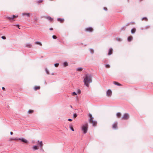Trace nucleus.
I'll return each mask as SVG.
<instances>
[{"label": "nucleus", "instance_id": "1", "mask_svg": "<svg viewBox=\"0 0 153 153\" xmlns=\"http://www.w3.org/2000/svg\"><path fill=\"white\" fill-rule=\"evenodd\" d=\"M92 76L90 74H87L86 75L84 79V82L85 85L87 87H88L89 84L92 82Z\"/></svg>", "mask_w": 153, "mask_h": 153}, {"label": "nucleus", "instance_id": "2", "mask_svg": "<svg viewBox=\"0 0 153 153\" xmlns=\"http://www.w3.org/2000/svg\"><path fill=\"white\" fill-rule=\"evenodd\" d=\"M88 127V125L87 123H85L84 125L82 126V129L84 134H85L87 132Z\"/></svg>", "mask_w": 153, "mask_h": 153}, {"label": "nucleus", "instance_id": "3", "mask_svg": "<svg viewBox=\"0 0 153 153\" xmlns=\"http://www.w3.org/2000/svg\"><path fill=\"white\" fill-rule=\"evenodd\" d=\"M89 116L90 117L89 120V122L91 123H92L94 126H95L97 125V122L93 120V118L92 117V115L91 114H89Z\"/></svg>", "mask_w": 153, "mask_h": 153}, {"label": "nucleus", "instance_id": "4", "mask_svg": "<svg viewBox=\"0 0 153 153\" xmlns=\"http://www.w3.org/2000/svg\"><path fill=\"white\" fill-rule=\"evenodd\" d=\"M129 117V115L128 113H125L123 114L122 118V119L123 120H127Z\"/></svg>", "mask_w": 153, "mask_h": 153}, {"label": "nucleus", "instance_id": "5", "mask_svg": "<svg viewBox=\"0 0 153 153\" xmlns=\"http://www.w3.org/2000/svg\"><path fill=\"white\" fill-rule=\"evenodd\" d=\"M18 17V16H16L15 15H13L12 17H7V18L10 21H12L15 18H16Z\"/></svg>", "mask_w": 153, "mask_h": 153}, {"label": "nucleus", "instance_id": "6", "mask_svg": "<svg viewBox=\"0 0 153 153\" xmlns=\"http://www.w3.org/2000/svg\"><path fill=\"white\" fill-rule=\"evenodd\" d=\"M18 140L21 141L22 142H23L26 143H28V141L26 139L24 138H19L18 139Z\"/></svg>", "mask_w": 153, "mask_h": 153}, {"label": "nucleus", "instance_id": "7", "mask_svg": "<svg viewBox=\"0 0 153 153\" xmlns=\"http://www.w3.org/2000/svg\"><path fill=\"white\" fill-rule=\"evenodd\" d=\"M37 142L38 143L37 144L39 146L40 148L41 149H42V147L43 145L42 141H39V140H38Z\"/></svg>", "mask_w": 153, "mask_h": 153}, {"label": "nucleus", "instance_id": "8", "mask_svg": "<svg viewBox=\"0 0 153 153\" xmlns=\"http://www.w3.org/2000/svg\"><path fill=\"white\" fill-rule=\"evenodd\" d=\"M85 31L87 32H91L93 31V29L91 27H89L85 29Z\"/></svg>", "mask_w": 153, "mask_h": 153}, {"label": "nucleus", "instance_id": "9", "mask_svg": "<svg viewBox=\"0 0 153 153\" xmlns=\"http://www.w3.org/2000/svg\"><path fill=\"white\" fill-rule=\"evenodd\" d=\"M112 94L111 91L110 90H108L107 92V95L108 96L110 97L111 96Z\"/></svg>", "mask_w": 153, "mask_h": 153}, {"label": "nucleus", "instance_id": "10", "mask_svg": "<svg viewBox=\"0 0 153 153\" xmlns=\"http://www.w3.org/2000/svg\"><path fill=\"white\" fill-rule=\"evenodd\" d=\"M57 20L59 22L61 23L63 22L64 20V19L60 18H58Z\"/></svg>", "mask_w": 153, "mask_h": 153}, {"label": "nucleus", "instance_id": "11", "mask_svg": "<svg viewBox=\"0 0 153 153\" xmlns=\"http://www.w3.org/2000/svg\"><path fill=\"white\" fill-rule=\"evenodd\" d=\"M46 18L50 22H52L53 21V19L50 16H47L46 17Z\"/></svg>", "mask_w": 153, "mask_h": 153}, {"label": "nucleus", "instance_id": "12", "mask_svg": "<svg viewBox=\"0 0 153 153\" xmlns=\"http://www.w3.org/2000/svg\"><path fill=\"white\" fill-rule=\"evenodd\" d=\"M22 15L23 16H30V14L29 13H22Z\"/></svg>", "mask_w": 153, "mask_h": 153}, {"label": "nucleus", "instance_id": "13", "mask_svg": "<svg viewBox=\"0 0 153 153\" xmlns=\"http://www.w3.org/2000/svg\"><path fill=\"white\" fill-rule=\"evenodd\" d=\"M117 123H115L113 125L112 128L114 129H116L117 127Z\"/></svg>", "mask_w": 153, "mask_h": 153}, {"label": "nucleus", "instance_id": "14", "mask_svg": "<svg viewBox=\"0 0 153 153\" xmlns=\"http://www.w3.org/2000/svg\"><path fill=\"white\" fill-rule=\"evenodd\" d=\"M34 150H36L39 149V146H34L33 147Z\"/></svg>", "mask_w": 153, "mask_h": 153}, {"label": "nucleus", "instance_id": "15", "mask_svg": "<svg viewBox=\"0 0 153 153\" xmlns=\"http://www.w3.org/2000/svg\"><path fill=\"white\" fill-rule=\"evenodd\" d=\"M113 52V49L112 48H111L109 49V52L108 53V55H110L112 54Z\"/></svg>", "mask_w": 153, "mask_h": 153}, {"label": "nucleus", "instance_id": "16", "mask_svg": "<svg viewBox=\"0 0 153 153\" xmlns=\"http://www.w3.org/2000/svg\"><path fill=\"white\" fill-rule=\"evenodd\" d=\"M25 47L29 48H31L32 47V45L29 43L25 45Z\"/></svg>", "mask_w": 153, "mask_h": 153}, {"label": "nucleus", "instance_id": "17", "mask_svg": "<svg viewBox=\"0 0 153 153\" xmlns=\"http://www.w3.org/2000/svg\"><path fill=\"white\" fill-rule=\"evenodd\" d=\"M113 83L115 85H119V86H122L121 84L117 82L114 81L113 82Z\"/></svg>", "mask_w": 153, "mask_h": 153}, {"label": "nucleus", "instance_id": "18", "mask_svg": "<svg viewBox=\"0 0 153 153\" xmlns=\"http://www.w3.org/2000/svg\"><path fill=\"white\" fill-rule=\"evenodd\" d=\"M136 31V29L135 28H133L131 30V32L132 33H134Z\"/></svg>", "mask_w": 153, "mask_h": 153}, {"label": "nucleus", "instance_id": "19", "mask_svg": "<svg viewBox=\"0 0 153 153\" xmlns=\"http://www.w3.org/2000/svg\"><path fill=\"white\" fill-rule=\"evenodd\" d=\"M132 38H133V37L132 36H129L128 37V41H129V42L131 41L132 40Z\"/></svg>", "mask_w": 153, "mask_h": 153}, {"label": "nucleus", "instance_id": "20", "mask_svg": "<svg viewBox=\"0 0 153 153\" xmlns=\"http://www.w3.org/2000/svg\"><path fill=\"white\" fill-rule=\"evenodd\" d=\"M117 116L118 118H120L121 116V114L120 113H118L117 114Z\"/></svg>", "mask_w": 153, "mask_h": 153}, {"label": "nucleus", "instance_id": "21", "mask_svg": "<svg viewBox=\"0 0 153 153\" xmlns=\"http://www.w3.org/2000/svg\"><path fill=\"white\" fill-rule=\"evenodd\" d=\"M34 90H37L39 89L40 88V87L39 86H36L34 87Z\"/></svg>", "mask_w": 153, "mask_h": 153}, {"label": "nucleus", "instance_id": "22", "mask_svg": "<svg viewBox=\"0 0 153 153\" xmlns=\"http://www.w3.org/2000/svg\"><path fill=\"white\" fill-rule=\"evenodd\" d=\"M34 111L32 110H29L28 111V113L29 114H31L33 113Z\"/></svg>", "mask_w": 153, "mask_h": 153}, {"label": "nucleus", "instance_id": "23", "mask_svg": "<svg viewBox=\"0 0 153 153\" xmlns=\"http://www.w3.org/2000/svg\"><path fill=\"white\" fill-rule=\"evenodd\" d=\"M35 44L36 45H39L41 46H42V44L41 42H35Z\"/></svg>", "mask_w": 153, "mask_h": 153}, {"label": "nucleus", "instance_id": "24", "mask_svg": "<svg viewBox=\"0 0 153 153\" xmlns=\"http://www.w3.org/2000/svg\"><path fill=\"white\" fill-rule=\"evenodd\" d=\"M18 139L17 138H10L9 139V140L10 141H12V140H18Z\"/></svg>", "mask_w": 153, "mask_h": 153}, {"label": "nucleus", "instance_id": "25", "mask_svg": "<svg viewBox=\"0 0 153 153\" xmlns=\"http://www.w3.org/2000/svg\"><path fill=\"white\" fill-rule=\"evenodd\" d=\"M141 20L142 21L145 20V21H148V19H147V18L146 17H143V18H142V19H141Z\"/></svg>", "mask_w": 153, "mask_h": 153}, {"label": "nucleus", "instance_id": "26", "mask_svg": "<svg viewBox=\"0 0 153 153\" xmlns=\"http://www.w3.org/2000/svg\"><path fill=\"white\" fill-rule=\"evenodd\" d=\"M82 70V68H77V71H81Z\"/></svg>", "mask_w": 153, "mask_h": 153}, {"label": "nucleus", "instance_id": "27", "mask_svg": "<svg viewBox=\"0 0 153 153\" xmlns=\"http://www.w3.org/2000/svg\"><path fill=\"white\" fill-rule=\"evenodd\" d=\"M64 65L65 67H66L68 65V63L67 62H65L64 63Z\"/></svg>", "mask_w": 153, "mask_h": 153}, {"label": "nucleus", "instance_id": "28", "mask_svg": "<svg viewBox=\"0 0 153 153\" xmlns=\"http://www.w3.org/2000/svg\"><path fill=\"white\" fill-rule=\"evenodd\" d=\"M43 1V0H39L37 1V3H42Z\"/></svg>", "mask_w": 153, "mask_h": 153}, {"label": "nucleus", "instance_id": "29", "mask_svg": "<svg viewBox=\"0 0 153 153\" xmlns=\"http://www.w3.org/2000/svg\"><path fill=\"white\" fill-rule=\"evenodd\" d=\"M105 66V67L106 68H110V65L108 64L106 65Z\"/></svg>", "mask_w": 153, "mask_h": 153}, {"label": "nucleus", "instance_id": "30", "mask_svg": "<svg viewBox=\"0 0 153 153\" xmlns=\"http://www.w3.org/2000/svg\"><path fill=\"white\" fill-rule=\"evenodd\" d=\"M72 95L73 96H74V95H76L77 94L75 92H73L72 93Z\"/></svg>", "mask_w": 153, "mask_h": 153}, {"label": "nucleus", "instance_id": "31", "mask_svg": "<svg viewBox=\"0 0 153 153\" xmlns=\"http://www.w3.org/2000/svg\"><path fill=\"white\" fill-rule=\"evenodd\" d=\"M59 65V63H56V64H54V66L55 67H58V65Z\"/></svg>", "mask_w": 153, "mask_h": 153}, {"label": "nucleus", "instance_id": "32", "mask_svg": "<svg viewBox=\"0 0 153 153\" xmlns=\"http://www.w3.org/2000/svg\"><path fill=\"white\" fill-rule=\"evenodd\" d=\"M77 116V114H74L73 117L74 118H75Z\"/></svg>", "mask_w": 153, "mask_h": 153}, {"label": "nucleus", "instance_id": "33", "mask_svg": "<svg viewBox=\"0 0 153 153\" xmlns=\"http://www.w3.org/2000/svg\"><path fill=\"white\" fill-rule=\"evenodd\" d=\"M53 38L54 39H56L57 38L56 36L55 35H53L52 36Z\"/></svg>", "mask_w": 153, "mask_h": 153}, {"label": "nucleus", "instance_id": "34", "mask_svg": "<svg viewBox=\"0 0 153 153\" xmlns=\"http://www.w3.org/2000/svg\"><path fill=\"white\" fill-rule=\"evenodd\" d=\"M70 128L73 131H74V129L73 128V127H72V126H71L70 127Z\"/></svg>", "mask_w": 153, "mask_h": 153}, {"label": "nucleus", "instance_id": "35", "mask_svg": "<svg viewBox=\"0 0 153 153\" xmlns=\"http://www.w3.org/2000/svg\"><path fill=\"white\" fill-rule=\"evenodd\" d=\"M1 38L4 39H6V38L4 36H2L1 37Z\"/></svg>", "mask_w": 153, "mask_h": 153}, {"label": "nucleus", "instance_id": "36", "mask_svg": "<svg viewBox=\"0 0 153 153\" xmlns=\"http://www.w3.org/2000/svg\"><path fill=\"white\" fill-rule=\"evenodd\" d=\"M46 73H47V74H49V72L47 69H46Z\"/></svg>", "mask_w": 153, "mask_h": 153}, {"label": "nucleus", "instance_id": "37", "mask_svg": "<svg viewBox=\"0 0 153 153\" xmlns=\"http://www.w3.org/2000/svg\"><path fill=\"white\" fill-rule=\"evenodd\" d=\"M104 10H107V8L106 7H104Z\"/></svg>", "mask_w": 153, "mask_h": 153}, {"label": "nucleus", "instance_id": "38", "mask_svg": "<svg viewBox=\"0 0 153 153\" xmlns=\"http://www.w3.org/2000/svg\"><path fill=\"white\" fill-rule=\"evenodd\" d=\"M68 120L69 121H72V120L71 119H68Z\"/></svg>", "mask_w": 153, "mask_h": 153}, {"label": "nucleus", "instance_id": "39", "mask_svg": "<svg viewBox=\"0 0 153 153\" xmlns=\"http://www.w3.org/2000/svg\"><path fill=\"white\" fill-rule=\"evenodd\" d=\"M80 93H81V91H80V90H79L78 91V93L79 94H80Z\"/></svg>", "mask_w": 153, "mask_h": 153}, {"label": "nucleus", "instance_id": "40", "mask_svg": "<svg viewBox=\"0 0 153 153\" xmlns=\"http://www.w3.org/2000/svg\"><path fill=\"white\" fill-rule=\"evenodd\" d=\"M49 29L50 30H53V29L51 27V28H50Z\"/></svg>", "mask_w": 153, "mask_h": 153}, {"label": "nucleus", "instance_id": "41", "mask_svg": "<svg viewBox=\"0 0 153 153\" xmlns=\"http://www.w3.org/2000/svg\"><path fill=\"white\" fill-rule=\"evenodd\" d=\"M2 89H3V90H5V88H4V87H3L2 88Z\"/></svg>", "mask_w": 153, "mask_h": 153}, {"label": "nucleus", "instance_id": "42", "mask_svg": "<svg viewBox=\"0 0 153 153\" xmlns=\"http://www.w3.org/2000/svg\"><path fill=\"white\" fill-rule=\"evenodd\" d=\"M10 134H11V135L13 134V132H12V131H11V132H10Z\"/></svg>", "mask_w": 153, "mask_h": 153}, {"label": "nucleus", "instance_id": "43", "mask_svg": "<svg viewBox=\"0 0 153 153\" xmlns=\"http://www.w3.org/2000/svg\"><path fill=\"white\" fill-rule=\"evenodd\" d=\"M91 50V53H93V52H94L93 51V50Z\"/></svg>", "mask_w": 153, "mask_h": 153}, {"label": "nucleus", "instance_id": "44", "mask_svg": "<svg viewBox=\"0 0 153 153\" xmlns=\"http://www.w3.org/2000/svg\"><path fill=\"white\" fill-rule=\"evenodd\" d=\"M17 26V27H19V25H17V26ZM19 29H20L19 27Z\"/></svg>", "mask_w": 153, "mask_h": 153}, {"label": "nucleus", "instance_id": "45", "mask_svg": "<svg viewBox=\"0 0 153 153\" xmlns=\"http://www.w3.org/2000/svg\"><path fill=\"white\" fill-rule=\"evenodd\" d=\"M71 108H72V106L71 105Z\"/></svg>", "mask_w": 153, "mask_h": 153}, {"label": "nucleus", "instance_id": "46", "mask_svg": "<svg viewBox=\"0 0 153 153\" xmlns=\"http://www.w3.org/2000/svg\"><path fill=\"white\" fill-rule=\"evenodd\" d=\"M128 2H129V0H128Z\"/></svg>", "mask_w": 153, "mask_h": 153}]
</instances>
